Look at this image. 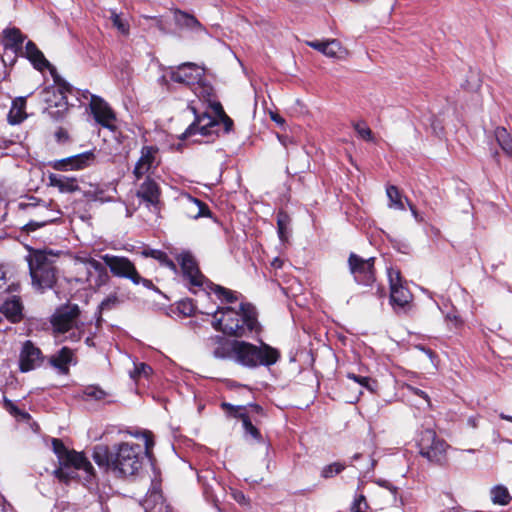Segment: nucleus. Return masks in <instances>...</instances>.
Wrapping results in <instances>:
<instances>
[{"label":"nucleus","mask_w":512,"mask_h":512,"mask_svg":"<svg viewBox=\"0 0 512 512\" xmlns=\"http://www.w3.org/2000/svg\"><path fill=\"white\" fill-rule=\"evenodd\" d=\"M25 55L35 69L39 71L48 69L55 84L42 91V98L46 103L43 114L54 121L62 120L69 108L68 95L77 96L80 95V91L75 90L58 74L56 68L45 58L34 42L26 43Z\"/></svg>","instance_id":"nucleus-1"},{"label":"nucleus","mask_w":512,"mask_h":512,"mask_svg":"<svg viewBox=\"0 0 512 512\" xmlns=\"http://www.w3.org/2000/svg\"><path fill=\"white\" fill-rule=\"evenodd\" d=\"M215 320L212 326L215 330L235 339L255 338L260 335L261 325L258 321L256 307L248 302H242L239 310L232 307L218 308L213 313Z\"/></svg>","instance_id":"nucleus-2"},{"label":"nucleus","mask_w":512,"mask_h":512,"mask_svg":"<svg viewBox=\"0 0 512 512\" xmlns=\"http://www.w3.org/2000/svg\"><path fill=\"white\" fill-rule=\"evenodd\" d=\"M59 253L52 250H32L26 257L33 289L43 294L54 289L58 279L56 259Z\"/></svg>","instance_id":"nucleus-3"},{"label":"nucleus","mask_w":512,"mask_h":512,"mask_svg":"<svg viewBox=\"0 0 512 512\" xmlns=\"http://www.w3.org/2000/svg\"><path fill=\"white\" fill-rule=\"evenodd\" d=\"M142 452L139 444L124 442L115 446L112 472L118 477L137 475L143 464Z\"/></svg>","instance_id":"nucleus-4"},{"label":"nucleus","mask_w":512,"mask_h":512,"mask_svg":"<svg viewBox=\"0 0 512 512\" xmlns=\"http://www.w3.org/2000/svg\"><path fill=\"white\" fill-rule=\"evenodd\" d=\"M416 443L419 454L429 463L436 466L447 464L449 444L443 438H440L433 429L426 428L421 430L417 436Z\"/></svg>","instance_id":"nucleus-5"},{"label":"nucleus","mask_w":512,"mask_h":512,"mask_svg":"<svg viewBox=\"0 0 512 512\" xmlns=\"http://www.w3.org/2000/svg\"><path fill=\"white\" fill-rule=\"evenodd\" d=\"M204 77V69L192 62H185L178 66H171L166 69L165 73L158 79L161 85L169 86L170 81L191 89Z\"/></svg>","instance_id":"nucleus-6"},{"label":"nucleus","mask_w":512,"mask_h":512,"mask_svg":"<svg viewBox=\"0 0 512 512\" xmlns=\"http://www.w3.org/2000/svg\"><path fill=\"white\" fill-rule=\"evenodd\" d=\"M176 260L181 268L183 278L189 284V290L196 293L195 288L212 287V282L200 271L198 262L191 251L184 250L177 254Z\"/></svg>","instance_id":"nucleus-7"},{"label":"nucleus","mask_w":512,"mask_h":512,"mask_svg":"<svg viewBox=\"0 0 512 512\" xmlns=\"http://www.w3.org/2000/svg\"><path fill=\"white\" fill-rule=\"evenodd\" d=\"M211 113L203 112L198 113L196 108L189 107L191 113L194 115V120L187 126V128H213L220 124L223 128H232L233 120L225 113L220 102L214 101L210 103Z\"/></svg>","instance_id":"nucleus-8"},{"label":"nucleus","mask_w":512,"mask_h":512,"mask_svg":"<svg viewBox=\"0 0 512 512\" xmlns=\"http://www.w3.org/2000/svg\"><path fill=\"white\" fill-rule=\"evenodd\" d=\"M85 99L89 98V111L95 122L101 128H117V116L113 108L102 97L91 94L89 91L81 93Z\"/></svg>","instance_id":"nucleus-9"},{"label":"nucleus","mask_w":512,"mask_h":512,"mask_svg":"<svg viewBox=\"0 0 512 512\" xmlns=\"http://www.w3.org/2000/svg\"><path fill=\"white\" fill-rule=\"evenodd\" d=\"M375 258L364 259L351 252L348 257V267L354 281L363 286H372L376 281Z\"/></svg>","instance_id":"nucleus-10"},{"label":"nucleus","mask_w":512,"mask_h":512,"mask_svg":"<svg viewBox=\"0 0 512 512\" xmlns=\"http://www.w3.org/2000/svg\"><path fill=\"white\" fill-rule=\"evenodd\" d=\"M387 273L390 285V303L393 307L404 308L411 301L412 295L402 284L401 272L398 269L389 268Z\"/></svg>","instance_id":"nucleus-11"},{"label":"nucleus","mask_w":512,"mask_h":512,"mask_svg":"<svg viewBox=\"0 0 512 512\" xmlns=\"http://www.w3.org/2000/svg\"><path fill=\"white\" fill-rule=\"evenodd\" d=\"M45 357L39 347L31 340H26L19 354V370L27 373L37 369L44 363Z\"/></svg>","instance_id":"nucleus-12"},{"label":"nucleus","mask_w":512,"mask_h":512,"mask_svg":"<svg viewBox=\"0 0 512 512\" xmlns=\"http://www.w3.org/2000/svg\"><path fill=\"white\" fill-rule=\"evenodd\" d=\"M79 314L80 309L77 304H65L56 309L50 322L56 332L65 333L72 328Z\"/></svg>","instance_id":"nucleus-13"},{"label":"nucleus","mask_w":512,"mask_h":512,"mask_svg":"<svg viewBox=\"0 0 512 512\" xmlns=\"http://www.w3.org/2000/svg\"><path fill=\"white\" fill-rule=\"evenodd\" d=\"M103 262L109 267L110 272L120 278L131 279L138 277V271L135 265L127 258L122 256H115L105 254L101 256Z\"/></svg>","instance_id":"nucleus-14"},{"label":"nucleus","mask_w":512,"mask_h":512,"mask_svg":"<svg viewBox=\"0 0 512 512\" xmlns=\"http://www.w3.org/2000/svg\"><path fill=\"white\" fill-rule=\"evenodd\" d=\"M236 341L237 339L230 340L222 335H212L205 339V348L216 359L232 360Z\"/></svg>","instance_id":"nucleus-15"},{"label":"nucleus","mask_w":512,"mask_h":512,"mask_svg":"<svg viewBox=\"0 0 512 512\" xmlns=\"http://www.w3.org/2000/svg\"><path fill=\"white\" fill-rule=\"evenodd\" d=\"M219 137L218 130H185L179 136V142L173 144L176 151H182L183 148L191 144H201L214 142Z\"/></svg>","instance_id":"nucleus-16"},{"label":"nucleus","mask_w":512,"mask_h":512,"mask_svg":"<svg viewBox=\"0 0 512 512\" xmlns=\"http://www.w3.org/2000/svg\"><path fill=\"white\" fill-rule=\"evenodd\" d=\"M94 162L95 154L93 151H86L56 161L53 168L60 171L80 170L91 166Z\"/></svg>","instance_id":"nucleus-17"},{"label":"nucleus","mask_w":512,"mask_h":512,"mask_svg":"<svg viewBox=\"0 0 512 512\" xmlns=\"http://www.w3.org/2000/svg\"><path fill=\"white\" fill-rule=\"evenodd\" d=\"M255 352L256 345L246 341L237 340L235 342L232 360L244 367L256 368Z\"/></svg>","instance_id":"nucleus-18"},{"label":"nucleus","mask_w":512,"mask_h":512,"mask_svg":"<svg viewBox=\"0 0 512 512\" xmlns=\"http://www.w3.org/2000/svg\"><path fill=\"white\" fill-rule=\"evenodd\" d=\"M160 194L159 185L149 177L145 179L136 192V196L144 201L148 207L152 206L154 208H158Z\"/></svg>","instance_id":"nucleus-19"},{"label":"nucleus","mask_w":512,"mask_h":512,"mask_svg":"<svg viewBox=\"0 0 512 512\" xmlns=\"http://www.w3.org/2000/svg\"><path fill=\"white\" fill-rule=\"evenodd\" d=\"M66 468L83 470L88 478L94 475V468L84 453L70 450L64 459L60 462Z\"/></svg>","instance_id":"nucleus-20"},{"label":"nucleus","mask_w":512,"mask_h":512,"mask_svg":"<svg viewBox=\"0 0 512 512\" xmlns=\"http://www.w3.org/2000/svg\"><path fill=\"white\" fill-rule=\"evenodd\" d=\"M281 353L277 348H274L263 341L260 345H256L255 362L256 368L259 366L270 367L278 362Z\"/></svg>","instance_id":"nucleus-21"},{"label":"nucleus","mask_w":512,"mask_h":512,"mask_svg":"<svg viewBox=\"0 0 512 512\" xmlns=\"http://www.w3.org/2000/svg\"><path fill=\"white\" fill-rule=\"evenodd\" d=\"M156 146H143L141 149V156L136 162L133 174L137 179L142 178L152 167L155 161V155L158 152Z\"/></svg>","instance_id":"nucleus-22"},{"label":"nucleus","mask_w":512,"mask_h":512,"mask_svg":"<svg viewBox=\"0 0 512 512\" xmlns=\"http://www.w3.org/2000/svg\"><path fill=\"white\" fill-rule=\"evenodd\" d=\"M3 38L4 50H9L14 55L13 58L11 59L12 64L15 61L17 52L22 50V45L26 36L22 34L20 29L13 27L6 28L3 31Z\"/></svg>","instance_id":"nucleus-23"},{"label":"nucleus","mask_w":512,"mask_h":512,"mask_svg":"<svg viewBox=\"0 0 512 512\" xmlns=\"http://www.w3.org/2000/svg\"><path fill=\"white\" fill-rule=\"evenodd\" d=\"M183 209L186 216L192 219L211 216L208 205L189 194L184 196Z\"/></svg>","instance_id":"nucleus-24"},{"label":"nucleus","mask_w":512,"mask_h":512,"mask_svg":"<svg viewBox=\"0 0 512 512\" xmlns=\"http://www.w3.org/2000/svg\"><path fill=\"white\" fill-rule=\"evenodd\" d=\"M0 313L11 323H19L23 319V304L18 296H12L0 306Z\"/></svg>","instance_id":"nucleus-25"},{"label":"nucleus","mask_w":512,"mask_h":512,"mask_svg":"<svg viewBox=\"0 0 512 512\" xmlns=\"http://www.w3.org/2000/svg\"><path fill=\"white\" fill-rule=\"evenodd\" d=\"M73 356V350L64 346L49 357L48 363L50 366L55 368L58 373L67 375L69 373V365L72 363Z\"/></svg>","instance_id":"nucleus-26"},{"label":"nucleus","mask_w":512,"mask_h":512,"mask_svg":"<svg viewBox=\"0 0 512 512\" xmlns=\"http://www.w3.org/2000/svg\"><path fill=\"white\" fill-rule=\"evenodd\" d=\"M25 107V97H17L12 101L10 110L7 114V120L10 125H19L27 117Z\"/></svg>","instance_id":"nucleus-27"},{"label":"nucleus","mask_w":512,"mask_h":512,"mask_svg":"<svg viewBox=\"0 0 512 512\" xmlns=\"http://www.w3.org/2000/svg\"><path fill=\"white\" fill-rule=\"evenodd\" d=\"M49 184L52 187H57L61 193H73L80 189L76 178L57 174H50Z\"/></svg>","instance_id":"nucleus-28"},{"label":"nucleus","mask_w":512,"mask_h":512,"mask_svg":"<svg viewBox=\"0 0 512 512\" xmlns=\"http://www.w3.org/2000/svg\"><path fill=\"white\" fill-rule=\"evenodd\" d=\"M114 450L111 451L106 445H96L93 450V460L99 467L112 471Z\"/></svg>","instance_id":"nucleus-29"},{"label":"nucleus","mask_w":512,"mask_h":512,"mask_svg":"<svg viewBox=\"0 0 512 512\" xmlns=\"http://www.w3.org/2000/svg\"><path fill=\"white\" fill-rule=\"evenodd\" d=\"M144 508L146 512H168L167 506L163 502V496L156 488H153L147 494L144 500Z\"/></svg>","instance_id":"nucleus-30"},{"label":"nucleus","mask_w":512,"mask_h":512,"mask_svg":"<svg viewBox=\"0 0 512 512\" xmlns=\"http://www.w3.org/2000/svg\"><path fill=\"white\" fill-rule=\"evenodd\" d=\"M306 44L323 53L325 56H328L330 58L337 57L338 51L340 50V43L337 40H328V41H319V40H313V41H307Z\"/></svg>","instance_id":"nucleus-31"},{"label":"nucleus","mask_w":512,"mask_h":512,"mask_svg":"<svg viewBox=\"0 0 512 512\" xmlns=\"http://www.w3.org/2000/svg\"><path fill=\"white\" fill-rule=\"evenodd\" d=\"M174 20L176 25L181 28H187L190 30H198L202 28L201 23L195 16L178 9L174 12Z\"/></svg>","instance_id":"nucleus-32"},{"label":"nucleus","mask_w":512,"mask_h":512,"mask_svg":"<svg viewBox=\"0 0 512 512\" xmlns=\"http://www.w3.org/2000/svg\"><path fill=\"white\" fill-rule=\"evenodd\" d=\"M291 218L284 210H279L277 213V233L281 242L288 241L290 236Z\"/></svg>","instance_id":"nucleus-33"},{"label":"nucleus","mask_w":512,"mask_h":512,"mask_svg":"<svg viewBox=\"0 0 512 512\" xmlns=\"http://www.w3.org/2000/svg\"><path fill=\"white\" fill-rule=\"evenodd\" d=\"M491 500L494 504L506 506L511 501V495L504 485H495L490 490Z\"/></svg>","instance_id":"nucleus-34"},{"label":"nucleus","mask_w":512,"mask_h":512,"mask_svg":"<svg viewBox=\"0 0 512 512\" xmlns=\"http://www.w3.org/2000/svg\"><path fill=\"white\" fill-rule=\"evenodd\" d=\"M142 255L145 257H151L153 259H156L160 262L161 265L169 268L172 271H177V266L174 263L173 260H171L168 255L157 249H146L142 252Z\"/></svg>","instance_id":"nucleus-35"},{"label":"nucleus","mask_w":512,"mask_h":512,"mask_svg":"<svg viewBox=\"0 0 512 512\" xmlns=\"http://www.w3.org/2000/svg\"><path fill=\"white\" fill-rule=\"evenodd\" d=\"M120 303L121 300L116 293H112L108 295L105 299H103L102 302L99 304L97 310V326H100L101 322L103 321L101 316L102 312L115 309Z\"/></svg>","instance_id":"nucleus-36"},{"label":"nucleus","mask_w":512,"mask_h":512,"mask_svg":"<svg viewBox=\"0 0 512 512\" xmlns=\"http://www.w3.org/2000/svg\"><path fill=\"white\" fill-rule=\"evenodd\" d=\"M386 194L389 199V207L397 210H405L402 194L395 185H388Z\"/></svg>","instance_id":"nucleus-37"},{"label":"nucleus","mask_w":512,"mask_h":512,"mask_svg":"<svg viewBox=\"0 0 512 512\" xmlns=\"http://www.w3.org/2000/svg\"><path fill=\"white\" fill-rule=\"evenodd\" d=\"M494 135L503 152L512 158V136L509 130H494Z\"/></svg>","instance_id":"nucleus-38"},{"label":"nucleus","mask_w":512,"mask_h":512,"mask_svg":"<svg viewBox=\"0 0 512 512\" xmlns=\"http://www.w3.org/2000/svg\"><path fill=\"white\" fill-rule=\"evenodd\" d=\"M82 395L84 400L101 401L108 396V393L98 385H88L83 388Z\"/></svg>","instance_id":"nucleus-39"},{"label":"nucleus","mask_w":512,"mask_h":512,"mask_svg":"<svg viewBox=\"0 0 512 512\" xmlns=\"http://www.w3.org/2000/svg\"><path fill=\"white\" fill-rule=\"evenodd\" d=\"M345 468H346L345 463L334 462V463L324 466L321 470L320 475L323 479H330V478H333L334 476L340 474Z\"/></svg>","instance_id":"nucleus-40"},{"label":"nucleus","mask_w":512,"mask_h":512,"mask_svg":"<svg viewBox=\"0 0 512 512\" xmlns=\"http://www.w3.org/2000/svg\"><path fill=\"white\" fill-rule=\"evenodd\" d=\"M192 91L199 97L202 98L205 101H210L211 97L213 96V87L209 84H206L204 82V78L201 80V82L197 83L193 88Z\"/></svg>","instance_id":"nucleus-41"},{"label":"nucleus","mask_w":512,"mask_h":512,"mask_svg":"<svg viewBox=\"0 0 512 512\" xmlns=\"http://www.w3.org/2000/svg\"><path fill=\"white\" fill-rule=\"evenodd\" d=\"M241 421L246 434L251 435L255 440L260 441L262 439L260 431L253 425L250 415H241Z\"/></svg>","instance_id":"nucleus-42"},{"label":"nucleus","mask_w":512,"mask_h":512,"mask_svg":"<svg viewBox=\"0 0 512 512\" xmlns=\"http://www.w3.org/2000/svg\"><path fill=\"white\" fill-rule=\"evenodd\" d=\"M350 510L351 512H372L363 493L355 495Z\"/></svg>","instance_id":"nucleus-43"},{"label":"nucleus","mask_w":512,"mask_h":512,"mask_svg":"<svg viewBox=\"0 0 512 512\" xmlns=\"http://www.w3.org/2000/svg\"><path fill=\"white\" fill-rule=\"evenodd\" d=\"M113 26L123 35H128L130 31V25L128 21L115 11L111 12L110 17Z\"/></svg>","instance_id":"nucleus-44"},{"label":"nucleus","mask_w":512,"mask_h":512,"mask_svg":"<svg viewBox=\"0 0 512 512\" xmlns=\"http://www.w3.org/2000/svg\"><path fill=\"white\" fill-rule=\"evenodd\" d=\"M211 286H213V287H206V290L207 289L212 290L218 296L224 297V299L227 303H234L237 301V296L235 295V293L233 291H231L225 287H222L220 285L214 284L213 282H212Z\"/></svg>","instance_id":"nucleus-45"},{"label":"nucleus","mask_w":512,"mask_h":512,"mask_svg":"<svg viewBox=\"0 0 512 512\" xmlns=\"http://www.w3.org/2000/svg\"><path fill=\"white\" fill-rule=\"evenodd\" d=\"M221 408L225 410L229 416L241 419V415H246L247 412L245 411V405H238L235 406L228 402H223L221 404Z\"/></svg>","instance_id":"nucleus-46"},{"label":"nucleus","mask_w":512,"mask_h":512,"mask_svg":"<svg viewBox=\"0 0 512 512\" xmlns=\"http://www.w3.org/2000/svg\"><path fill=\"white\" fill-rule=\"evenodd\" d=\"M85 264L88 270V279H91L95 274L108 267L105 263L103 264L94 258H87Z\"/></svg>","instance_id":"nucleus-47"},{"label":"nucleus","mask_w":512,"mask_h":512,"mask_svg":"<svg viewBox=\"0 0 512 512\" xmlns=\"http://www.w3.org/2000/svg\"><path fill=\"white\" fill-rule=\"evenodd\" d=\"M76 469L74 468H66L63 465H61L58 469L54 471V475L56 478H58L60 481L68 483L71 479L75 478L76 476Z\"/></svg>","instance_id":"nucleus-48"},{"label":"nucleus","mask_w":512,"mask_h":512,"mask_svg":"<svg viewBox=\"0 0 512 512\" xmlns=\"http://www.w3.org/2000/svg\"><path fill=\"white\" fill-rule=\"evenodd\" d=\"M52 447H53V451L54 453L57 455L58 459H59V462H61L64 457L68 454V452L70 451L65 445L64 443L62 442V440L60 439H56L54 438L52 440Z\"/></svg>","instance_id":"nucleus-49"},{"label":"nucleus","mask_w":512,"mask_h":512,"mask_svg":"<svg viewBox=\"0 0 512 512\" xmlns=\"http://www.w3.org/2000/svg\"><path fill=\"white\" fill-rule=\"evenodd\" d=\"M152 368L146 363H139L134 365L133 371L130 372L132 379H137L141 375L148 376Z\"/></svg>","instance_id":"nucleus-50"},{"label":"nucleus","mask_w":512,"mask_h":512,"mask_svg":"<svg viewBox=\"0 0 512 512\" xmlns=\"http://www.w3.org/2000/svg\"><path fill=\"white\" fill-rule=\"evenodd\" d=\"M90 280L93 281L94 286L97 288L106 285L110 280L107 268L95 274Z\"/></svg>","instance_id":"nucleus-51"},{"label":"nucleus","mask_w":512,"mask_h":512,"mask_svg":"<svg viewBox=\"0 0 512 512\" xmlns=\"http://www.w3.org/2000/svg\"><path fill=\"white\" fill-rule=\"evenodd\" d=\"M179 312L184 316H191L195 312V306L191 299L182 300L178 303L177 306Z\"/></svg>","instance_id":"nucleus-52"},{"label":"nucleus","mask_w":512,"mask_h":512,"mask_svg":"<svg viewBox=\"0 0 512 512\" xmlns=\"http://www.w3.org/2000/svg\"><path fill=\"white\" fill-rule=\"evenodd\" d=\"M53 221V219H45L41 221L31 220L23 227V230L26 231L27 233L34 232L37 229L42 228L49 223H52Z\"/></svg>","instance_id":"nucleus-53"},{"label":"nucleus","mask_w":512,"mask_h":512,"mask_svg":"<svg viewBox=\"0 0 512 512\" xmlns=\"http://www.w3.org/2000/svg\"><path fill=\"white\" fill-rule=\"evenodd\" d=\"M18 287H19V285H16L14 283H12L10 285L7 284L6 273L3 270V268L0 266V291H5V292L17 291Z\"/></svg>","instance_id":"nucleus-54"},{"label":"nucleus","mask_w":512,"mask_h":512,"mask_svg":"<svg viewBox=\"0 0 512 512\" xmlns=\"http://www.w3.org/2000/svg\"><path fill=\"white\" fill-rule=\"evenodd\" d=\"M131 282L135 285L142 284L147 289L153 290L157 293H161L159 288L156 287L151 280L143 278L139 273H138L137 279H136V277L135 278L133 277L131 279Z\"/></svg>","instance_id":"nucleus-55"},{"label":"nucleus","mask_w":512,"mask_h":512,"mask_svg":"<svg viewBox=\"0 0 512 512\" xmlns=\"http://www.w3.org/2000/svg\"><path fill=\"white\" fill-rule=\"evenodd\" d=\"M347 377L353 380L354 382L360 384L362 387H365L366 389L371 391L373 390V388L370 385L371 379L369 377L359 376L354 373H348Z\"/></svg>","instance_id":"nucleus-56"},{"label":"nucleus","mask_w":512,"mask_h":512,"mask_svg":"<svg viewBox=\"0 0 512 512\" xmlns=\"http://www.w3.org/2000/svg\"><path fill=\"white\" fill-rule=\"evenodd\" d=\"M245 408V411L250 415L251 419L254 421H257L255 418L256 415H264V410L259 404L249 403L248 405H245Z\"/></svg>","instance_id":"nucleus-57"},{"label":"nucleus","mask_w":512,"mask_h":512,"mask_svg":"<svg viewBox=\"0 0 512 512\" xmlns=\"http://www.w3.org/2000/svg\"><path fill=\"white\" fill-rule=\"evenodd\" d=\"M53 138L60 145H65L71 142V138L67 130H56L53 133Z\"/></svg>","instance_id":"nucleus-58"},{"label":"nucleus","mask_w":512,"mask_h":512,"mask_svg":"<svg viewBox=\"0 0 512 512\" xmlns=\"http://www.w3.org/2000/svg\"><path fill=\"white\" fill-rule=\"evenodd\" d=\"M374 482L380 486V487H383L387 490H389L391 492V494L393 495V497L395 498L396 497V494H397V487L394 486L393 484H391L388 480H385V479H376L374 480Z\"/></svg>","instance_id":"nucleus-59"},{"label":"nucleus","mask_w":512,"mask_h":512,"mask_svg":"<svg viewBox=\"0 0 512 512\" xmlns=\"http://www.w3.org/2000/svg\"><path fill=\"white\" fill-rule=\"evenodd\" d=\"M275 136L277 137V139L279 140V142L284 146V147H288V145L290 144H293L294 143V138L292 136H289L288 134L286 133H278L276 132L275 133Z\"/></svg>","instance_id":"nucleus-60"},{"label":"nucleus","mask_w":512,"mask_h":512,"mask_svg":"<svg viewBox=\"0 0 512 512\" xmlns=\"http://www.w3.org/2000/svg\"><path fill=\"white\" fill-rule=\"evenodd\" d=\"M357 137L364 141H374L373 130H356Z\"/></svg>","instance_id":"nucleus-61"},{"label":"nucleus","mask_w":512,"mask_h":512,"mask_svg":"<svg viewBox=\"0 0 512 512\" xmlns=\"http://www.w3.org/2000/svg\"><path fill=\"white\" fill-rule=\"evenodd\" d=\"M4 407L14 417L19 412V408L11 400L7 399L6 397H4Z\"/></svg>","instance_id":"nucleus-62"},{"label":"nucleus","mask_w":512,"mask_h":512,"mask_svg":"<svg viewBox=\"0 0 512 512\" xmlns=\"http://www.w3.org/2000/svg\"><path fill=\"white\" fill-rule=\"evenodd\" d=\"M415 348L420 350L424 354H426L430 358L432 363L437 358V355L435 354V352L424 345L419 344V345H416Z\"/></svg>","instance_id":"nucleus-63"},{"label":"nucleus","mask_w":512,"mask_h":512,"mask_svg":"<svg viewBox=\"0 0 512 512\" xmlns=\"http://www.w3.org/2000/svg\"><path fill=\"white\" fill-rule=\"evenodd\" d=\"M154 446L153 435L151 432L145 433V453L149 455L150 450Z\"/></svg>","instance_id":"nucleus-64"}]
</instances>
